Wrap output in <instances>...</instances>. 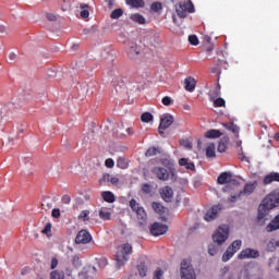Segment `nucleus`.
I'll list each match as a JSON object with an SVG mask.
<instances>
[{
  "instance_id": "obj_1",
  "label": "nucleus",
  "mask_w": 279,
  "mask_h": 279,
  "mask_svg": "<svg viewBox=\"0 0 279 279\" xmlns=\"http://www.w3.org/2000/svg\"><path fill=\"white\" fill-rule=\"evenodd\" d=\"M279 206V189L270 192L258 206V215L257 219L260 221L274 210V208H278Z\"/></svg>"
},
{
  "instance_id": "obj_2",
  "label": "nucleus",
  "mask_w": 279,
  "mask_h": 279,
  "mask_svg": "<svg viewBox=\"0 0 279 279\" xmlns=\"http://www.w3.org/2000/svg\"><path fill=\"white\" fill-rule=\"evenodd\" d=\"M130 254H132V244L125 243L118 247L116 254V260L119 265H124L130 260Z\"/></svg>"
},
{
  "instance_id": "obj_3",
  "label": "nucleus",
  "mask_w": 279,
  "mask_h": 279,
  "mask_svg": "<svg viewBox=\"0 0 279 279\" xmlns=\"http://www.w3.org/2000/svg\"><path fill=\"white\" fill-rule=\"evenodd\" d=\"M228 236H230V227L228 225H222L213 235V241L218 245H222V243H226V241H228Z\"/></svg>"
},
{
  "instance_id": "obj_4",
  "label": "nucleus",
  "mask_w": 279,
  "mask_h": 279,
  "mask_svg": "<svg viewBox=\"0 0 279 279\" xmlns=\"http://www.w3.org/2000/svg\"><path fill=\"white\" fill-rule=\"evenodd\" d=\"M181 278L182 279H197V276L195 275V269H193V265H191V260L183 259L181 262Z\"/></svg>"
},
{
  "instance_id": "obj_5",
  "label": "nucleus",
  "mask_w": 279,
  "mask_h": 279,
  "mask_svg": "<svg viewBox=\"0 0 279 279\" xmlns=\"http://www.w3.org/2000/svg\"><path fill=\"white\" fill-rule=\"evenodd\" d=\"M241 245H243L241 240L233 241L223 253L222 262L228 263V260H230V258H232V256H234V254L241 250Z\"/></svg>"
},
{
  "instance_id": "obj_6",
  "label": "nucleus",
  "mask_w": 279,
  "mask_h": 279,
  "mask_svg": "<svg viewBox=\"0 0 279 279\" xmlns=\"http://www.w3.org/2000/svg\"><path fill=\"white\" fill-rule=\"evenodd\" d=\"M129 206L131 210H133L141 221H147V211H145V208L141 206L136 199L132 198L129 203Z\"/></svg>"
},
{
  "instance_id": "obj_7",
  "label": "nucleus",
  "mask_w": 279,
  "mask_h": 279,
  "mask_svg": "<svg viewBox=\"0 0 279 279\" xmlns=\"http://www.w3.org/2000/svg\"><path fill=\"white\" fill-rule=\"evenodd\" d=\"M193 12H195V5L191 0L180 3L177 8V14L180 19H186L187 14H193Z\"/></svg>"
},
{
  "instance_id": "obj_8",
  "label": "nucleus",
  "mask_w": 279,
  "mask_h": 279,
  "mask_svg": "<svg viewBox=\"0 0 279 279\" xmlns=\"http://www.w3.org/2000/svg\"><path fill=\"white\" fill-rule=\"evenodd\" d=\"M93 241V235L86 229L78 231L75 238L76 245H88Z\"/></svg>"
},
{
  "instance_id": "obj_9",
  "label": "nucleus",
  "mask_w": 279,
  "mask_h": 279,
  "mask_svg": "<svg viewBox=\"0 0 279 279\" xmlns=\"http://www.w3.org/2000/svg\"><path fill=\"white\" fill-rule=\"evenodd\" d=\"M173 116L166 114L160 119V124L158 126L159 134H165V130H168V128H171L173 125Z\"/></svg>"
},
{
  "instance_id": "obj_10",
  "label": "nucleus",
  "mask_w": 279,
  "mask_h": 279,
  "mask_svg": "<svg viewBox=\"0 0 279 279\" xmlns=\"http://www.w3.org/2000/svg\"><path fill=\"white\" fill-rule=\"evenodd\" d=\"M259 256L260 252H258V250L244 248L239 253L238 258L240 260H245L246 258H259Z\"/></svg>"
},
{
  "instance_id": "obj_11",
  "label": "nucleus",
  "mask_w": 279,
  "mask_h": 279,
  "mask_svg": "<svg viewBox=\"0 0 279 279\" xmlns=\"http://www.w3.org/2000/svg\"><path fill=\"white\" fill-rule=\"evenodd\" d=\"M168 230L169 227L167 225L155 222L150 227V234H153V236H161V234H167Z\"/></svg>"
},
{
  "instance_id": "obj_12",
  "label": "nucleus",
  "mask_w": 279,
  "mask_h": 279,
  "mask_svg": "<svg viewBox=\"0 0 279 279\" xmlns=\"http://www.w3.org/2000/svg\"><path fill=\"white\" fill-rule=\"evenodd\" d=\"M221 210V205H214L210 209H208L205 215L204 219L205 221H215L217 219V215H219V211Z\"/></svg>"
},
{
  "instance_id": "obj_13",
  "label": "nucleus",
  "mask_w": 279,
  "mask_h": 279,
  "mask_svg": "<svg viewBox=\"0 0 279 279\" xmlns=\"http://www.w3.org/2000/svg\"><path fill=\"white\" fill-rule=\"evenodd\" d=\"M111 84L117 88H122V86H125V81L123 80V75L119 72H111Z\"/></svg>"
},
{
  "instance_id": "obj_14",
  "label": "nucleus",
  "mask_w": 279,
  "mask_h": 279,
  "mask_svg": "<svg viewBox=\"0 0 279 279\" xmlns=\"http://www.w3.org/2000/svg\"><path fill=\"white\" fill-rule=\"evenodd\" d=\"M153 173L157 175L158 180H169V172L162 167H155Z\"/></svg>"
},
{
  "instance_id": "obj_15",
  "label": "nucleus",
  "mask_w": 279,
  "mask_h": 279,
  "mask_svg": "<svg viewBox=\"0 0 279 279\" xmlns=\"http://www.w3.org/2000/svg\"><path fill=\"white\" fill-rule=\"evenodd\" d=\"M160 195L165 202H171L173 199V189L167 185L160 190Z\"/></svg>"
},
{
  "instance_id": "obj_16",
  "label": "nucleus",
  "mask_w": 279,
  "mask_h": 279,
  "mask_svg": "<svg viewBox=\"0 0 279 279\" xmlns=\"http://www.w3.org/2000/svg\"><path fill=\"white\" fill-rule=\"evenodd\" d=\"M256 186H258V182L254 181L253 183H246L244 185L243 191H241L240 193L242 195H252V193H254V191H256Z\"/></svg>"
},
{
  "instance_id": "obj_17",
  "label": "nucleus",
  "mask_w": 279,
  "mask_h": 279,
  "mask_svg": "<svg viewBox=\"0 0 279 279\" xmlns=\"http://www.w3.org/2000/svg\"><path fill=\"white\" fill-rule=\"evenodd\" d=\"M232 180L231 172H222L217 178V184H228Z\"/></svg>"
},
{
  "instance_id": "obj_18",
  "label": "nucleus",
  "mask_w": 279,
  "mask_h": 279,
  "mask_svg": "<svg viewBox=\"0 0 279 279\" xmlns=\"http://www.w3.org/2000/svg\"><path fill=\"white\" fill-rule=\"evenodd\" d=\"M197 85V81H195L192 76L184 80V88L187 93H193L195 90V86Z\"/></svg>"
},
{
  "instance_id": "obj_19",
  "label": "nucleus",
  "mask_w": 279,
  "mask_h": 279,
  "mask_svg": "<svg viewBox=\"0 0 279 279\" xmlns=\"http://www.w3.org/2000/svg\"><path fill=\"white\" fill-rule=\"evenodd\" d=\"M263 182H264L265 185L271 184V182H279V173L278 172H271V173L267 174L264 178Z\"/></svg>"
},
{
  "instance_id": "obj_20",
  "label": "nucleus",
  "mask_w": 279,
  "mask_h": 279,
  "mask_svg": "<svg viewBox=\"0 0 279 279\" xmlns=\"http://www.w3.org/2000/svg\"><path fill=\"white\" fill-rule=\"evenodd\" d=\"M126 53L129 58H136V56L141 53V47H138L137 45H132L128 48Z\"/></svg>"
},
{
  "instance_id": "obj_21",
  "label": "nucleus",
  "mask_w": 279,
  "mask_h": 279,
  "mask_svg": "<svg viewBox=\"0 0 279 279\" xmlns=\"http://www.w3.org/2000/svg\"><path fill=\"white\" fill-rule=\"evenodd\" d=\"M179 165H180V167H185V169H187L190 171H195V163L189 161V159H186V158H181L179 160Z\"/></svg>"
},
{
  "instance_id": "obj_22",
  "label": "nucleus",
  "mask_w": 279,
  "mask_h": 279,
  "mask_svg": "<svg viewBox=\"0 0 279 279\" xmlns=\"http://www.w3.org/2000/svg\"><path fill=\"white\" fill-rule=\"evenodd\" d=\"M130 19L133 21V23H137L138 25H145L146 23L145 16L141 15L140 13L131 14Z\"/></svg>"
},
{
  "instance_id": "obj_23",
  "label": "nucleus",
  "mask_w": 279,
  "mask_h": 279,
  "mask_svg": "<svg viewBox=\"0 0 279 279\" xmlns=\"http://www.w3.org/2000/svg\"><path fill=\"white\" fill-rule=\"evenodd\" d=\"M220 136H223V133L215 129H211L205 133L206 138H220Z\"/></svg>"
},
{
  "instance_id": "obj_24",
  "label": "nucleus",
  "mask_w": 279,
  "mask_h": 279,
  "mask_svg": "<svg viewBox=\"0 0 279 279\" xmlns=\"http://www.w3.org/2000/svg\"><path fill=\"white\" fill-rule=\"evenodd\" d=\"M205 151H206V157L207 158H216V156H217L216 147H215V144H213V143L207 145Z\"/></svg>"
},
{
  "instance_id": "obj_25",
  "label": "nucleus",
  "mask_w": 279,
  "mask_h": 279,
  "mask_svg": "<svg viewBox=\"0 0 279 279\" xmlns=\"http://www.w3.org/2000/svg\"><path fill=\"white\" fill-rule=\"evenodd\" d=\"M101 197L104 202H107V204H113L114 202V194L110 191H106L101 193Z\"/></svg>"
},
{
  "instance_id": "obj_26",
  "label": "nucleus",
  "mask_w": 279,
  "mask_h": 279,
  "mask_svg": "<svg viewBox=\"0 0 279 279\" xmlns=\"http://www.w3.org/2000/svg\"><path fill=\"white\" fill-rule=\"evenodd\" d=\"M209 97L211 100L217 99V97H221V85H216L214 89H210Z\"/></svg>"
},
{
  "instance_id": "obj_27",
  "label": "nucleus",
  "mask_w": 279,
  "mask_h": 279,
  "mask_svg": "<svg viewBox=\"0 0 279 279\" xmlns=\"http://www.w3.org/2000/svg\"><path fill=\"white\" fill-rule=\"evenodd\" d=\"M151 208L153 210H155V213H157L158 215H162V213H165V206H162V204L158 203V202H153L151 203Z\"/></svg>"
},
{
  "instance_id": "obj_28",
  "label": "nucleus",
  "mask_w": 279,
  "mask_h": 279,
  "mask_svg": "<svg viewBox=\"0 0 279 279\" xmlns=\"http://www.w3.org/2000/svg\"><path fill=\"white\" fill-rule=\"evenodd\" d=\"M128 5L131 8H143L145 5V0H128Z\"/></svg>"
},
{
  "instance_id": "obj_29",
  "label": "nucleus",
  "mask_w": 279,
  "mask_h": 279,
  "mask_svg": "<svg viewBox=\"0 0 279 279\" xmlns=\"http://www.w3.org/2000/svg\"><path fill=\"white\" fill-rule=\"evenodd\" d=\"M117 167L119 169H128V167H130V162H128V159L119 157L117 160Z\"/></svg>"
},
{
  "instance_id": "obj_30",
  "label": "nucleus",
  "mask_w": 279,
  "mask_h": 279,
  "mask_svg": "<svg viewBox=\"0 0 279 279\" xmlns=\"http://www.w3.org/2000/svg\"><path fill=\"white\" fill-rule=\"evenodd\" d=\"M223 128H226V130H229V132H232L233 134H239V126L233 122L223 124Z\"/></svg>"
},
{
  "instance_id": "obj_31",
  "label": "nucleus",
  "mask_w": 279,
  "mask_h": 279,
  "mask_svg": "<svg viewBox=\"0 0 279 279\" xmlns=\"http://www.w3.org/2000/svg\"><path fill=\"white\" fill-rule=\"evenodd\" d=\"M81 17L82 19H88L90 16V12L88 11V4H81Z\"/></svg>"
},
{
  "instance_id": "obj_32",
  "label": "nucleus",
  "mask_w": 279,
  "mask_h": 279,
  "mask_svg": "<svg viewBox=\"0 0 279 279\" xmlns=\"http://www.w3.org/2000/svg\"><path fill=\"white\" fill-rule=\"evenodd\" d=\"M99 217L100 219H104L105 221H109L111 215H110V211L106 208H101L99 210Z\"/></svg>"
},
{
  "instance_id": "obj_33",
  "label": "nucleus",
  "mask_w": 279,
  "mask_h": 279,
  "mask_svg": "<svg viewBox=\"0 0 279 279\" xmlns=\"http://www.w3.org/2000/svg\"><path fill=\"white\" fill-rule=\"evenodd\" d=\"M137 271L141 276V278H145V276H147V266L145 265V263H141L137 266Z\"/></svg>"
},
{
  "instance_id": "obj_34",
  "label": "nucleus",
  "mask_w": 279,
  "mask_h": 279,
  "mask_svg": "<svg viewBox=\"0 0 279 279\" xmlns=\"http://www.w3.org/2000/svg\"><path fill=\"white\" fill-rule=\"evenodd\" d=\"M121 16H123V9H114L110 14V19L113 20L121 19Z\"/></svg>"
},
{
  "instance_id": "obj_35",
  "label": "nucleus",
  "mask_w": 279,
  "mask_h": 279,
  "mask_svg": "<svg viewBox=\"0 0 279 279\" xmlns=\"http://www.w3.org/2000/svg\"><path fill=\"white\" fill-rule=\"evenodd\" d=\"M211 101H214L215 108H225L226 107V100L223 98H221V97L216 98V99H214Z\"/></svg>"
},
{
  "instance_id": "obj_36",
  "label": "nucleus",
  "mask_w": 279,
  "mask_h": 279,
  "mask_svg": "<svg viewBox=\"0 0 279 279\" xmlns=\"http://www.w3.org/2000/svg\"><path fill=\"white\" fill-rule=\"evenodd\" d=\"M141 121H143V123H149V121H154V116L149 112H145L141 116Z\"/></svg>"
},
{
  "instance_id": "obj_37",
  "label": "nucleus",
  "mask_w": 279,
  "mask_h": 279,
  "mask_svg": "<svg viewBox=\"0 0 279 279\" xmlns=\"http://www.w3.org/2000/svg\"><path fill=\"white\" fill-rule=\"evenodd\" d=\"M50 279H64V272L60 270H53L50 274Z\"/></svg>"
},
{
  "instance_id": "obj_38",
  "label": "nucleus",
  "mask_w": 279,
  "mask_h": 279,
  "mask_svg": "<svg viewBox=\"0 0 279 279\" xmlns=\"http://www.w3.org/2000/svg\"><path fill=\"white\" fill-rule=\"evenodd\" d=\"M156 154H160V151L158 150V148H156V147H150V148H148V149L146 150L145 156H146L147 158H151V156H156Z\"/></svg>"
},
{
  "instance_id": "obj_39",
  "label": "nucleus",
  "mask_w": 279,
  "mask_h": 279,
  "mask_svg": "<svg viewBox=\"0 0 279 279\" xmlns=\"http://www.w3.org/2000/svg\"><path fill=\"white\" fill-rule=\"evenodd\" d=\"M219 252V247L215 244H209L208 245V254L209 256H215Z\"/></svg>"
},
{
  "instance_id": "obj_40",
  "label": "nucleus",
  "mask_w": 279,
  "mask_h": 279,
  "mask_svg": "<svg viewBox=\"0 0 279 279\" xmlns=\"http://www.w3.org/2000/svg\"><path fill=\"white\" fill-rule=\"evenodd\" d=\"M97 264L100 269H104L108 266V259L106 257L98 258Z\"/></svg>"
},
{
  "instance_id": "obj_41",
  "label": "nucleus",
  "mask_w": 279,
  "mask_h": 279,
  "mask_svg": "<svg viewBox=\"0 0 279 279\" xmlns=\"http://www.w3.org/2000/svg\"><path fill=\"white\" fill-rule=\"evenodd\" d=\"M189 43H190V45L197 47V45H199V39L195 35H190Z\"/></svg>"
},
{
  "instance_id": "obj_42",
  "label": "nucleus",
  "mask_w": 279,
  "mask_h": 279,
  "mask_svg": "<svg viewBox=\"0 0 279 279\" xmlns=\"http://www.w3.org/2000/svg\"><path fill=\"white\" fill-rule=\"evenodd\" d=\"M150 10H153V12H160V10H162V3L160 2H154L150 5Z\"/></svg>"
},
{
  "instance_id": "obj_43",
  "label": "nucleus",
  "mask_w": 279,
  "mask_h": 279,
  "mask_svg": "<svg viewBox=\"0 0 279 279\" xmlns=\"http://www.w3.org/2000/svg\"><path fill=\"white\" fill-rule=\"evenodd\" d=\"M239 158L242 162H250V158L245 156V153L243 151V147L240 148Z\"/></svg>"
},
{
  "instance_id": "obj_44",
  "label": "nucleus",
  "mask_w": 279,
  "mask_h": 279,
  "mask_svg": "<svg viewBox=\"0 0 279 279\" xmlns=\"http://www.w3.org/2000/svg\"><path fill=\"white\" fill-rule=\"evenodd\" d=\"M88 215H90V211L85 209V210L81 211L78 219L89 221L90 218H88Z\"/></svg>"
},
{
  "instance_id": "obj_45",
  "label": "nucleus",
  "mask_w": 279,
  "mask_h": 279,
  "mask_svg": "<svg viewBox=\"0 0 279 279\" xmlns=\"http://www.w3.org/2000/svg\"><path fill=\"white\" fill-rule=\"evenodd\" d=\"M143 193H146V195H149L151 193V185L149 183H144L142 185Z\"/></svg>"
},
{
  "instance_id": "obj_46",
  "label": "nucleus",
  "mask_w": 279,
  "mask_h": 279,
  "mask_svg": "<svg viewBox=\"0 0 279 279\" xmlns=\"http://www.w3.org/2000/svg\"><path fill=\"white\" fill-rule=\"evenodd\" d=\"M161 104H163V106H171L173 104V99H171L169 96H166L162 98Z\"/></svg>"
},
{
  "instance_id": "obj_47",
  "label": "nucleus",
  "mask_w": 279,
  "mask_h": 279,
  "mask_svg": "<svg viewBox=\"0 0 279 279\" xmlns=\"http://www.w3.org/2000/svg\"><path fill=\"white\" fill-rule=\"evenodd\" d=\"M217 149H218V151H219L220 154H223V153L226 151V149H228V147L226 146V143L219 142Z\"/></svg>"
},
{
  "instance_id": "obj_48",
  "label": "nucleus",
  "mask_w": 279,
  "mask_h": 279,
  "mask_svg": "<svg viewBox=\"0 0 279 279\" xmlns=\"http://www.w3.org/2000/svg\"><path fill=\"white\" fill-rule=\"evenodd\" d=\"M105 165L107 169H112L114 167V160L112 158H108L106 159Z\"/></svg>"
},
{
  "instance_id": "obj_49",
  "label": "nucleus",
  "mask_w": 279,
  "mask_h": 279,
  "mask_svg": "<svg viewBox=\"0 0 279 279\" xmlns=\"http://www.w3.org/2000/svg\"><path fill=\"white\" fill-rule=\"evenodd\" d=\"M161 165H163L165 167H173V160H171V159H162L161 160Z\"/></svg>"
},
{
  "instance_id": "obj_50",
  "label": "nucleus",
  "mask_w": 279,
  "mask_h": 279,
  "mask_svg": "<svg viewBox=\"0 0 279 279\" xmlns=\"http://www.w3.org/2000/svg\"><path fill=\"white\" fill-rule=\"evenodd\" d=\"M62 204H71V196L70 195H63L61 198Z\"/></svg>"
},
{
  "instance_id": "obj_51",
  "label": "nucleus",
  "mask_w": 279,
  "mask_h": 279,
  "mask_svg": "<svg viewBox=\"0 0 279 279\" xmlns=\"http://www.w3.org/2000/svg\"><path fill=\"white\" fill-rule=\"evenodd\" d=\"M51 215L52 217H54V219L60 218V209L58 208L52 209Z\"/></svg>"
},
{
  "instance_id": "obj_52",
  "label": "nucleus",
  "mask_w": 279,
  "mask_h": 279,
  "mask_svg": "<svg viewBox=\"0 0 279 279\" xmlns=\"http://www.w3.org/2000/svg\"><path fill=\"white\" fill-rule=\"evenodd\" d=\"M41 232L43 234H49L51 232V223H47Z\"/></svg>"
},
{
  "instance_id": "obj_53",
  "label": "nucleus",
  "mask_w": 279,
  "mask_h": 279,
  "mask_svg": "<svg viewBox=\"0 0 279 279\" xmlns=\"http://www.w3.org/2000/svg\"><path fill=\"white\" fill-rule=\"evenodd\" d=\"M230 271V267L225 266L221 270H220V276L221 278H223V276H226V274H228Z\"/></svg>"
},
{
  "instance_id": "obj_54",
  "label": "nucleus",
  "mask_w": 279,
  "mask_h": 279,
  "mask_svg": "<svg viewBox=\"0 0 279 279\" xmlns=\"http://www.w3.org/2000/svg\"><path fill=\"white\" fill-rule=\"evenodd\" d=\"M56 267H58V258L53 257V258L51 259V266H50V268H51V269H56Z\"/></svg>"
},
{
  "instance_id": "obj_55",
  "label": "nucleus",
  "mask_w": 279,
  "mask_h": 279,
  "mask_svg": "<svg viewBox=\"0 0 279 279\" xmlns=\"http://www.w3.org/2000/svg\"><path fill=\"white\" fill-rule=\"evenodd\" d=\"M47 19H48V21H57L58 20V17L53 13H47Z\"/></svg>"
},
{
  "instance_id": "obj_56",
  "label": "nucleus",
  "mask_w": 279,
  "mask_h": 279,
  "mask_svg": "<svg viewBox=\"0 0 279 279\" xmlns=\"http://www.w3.org/2000/svg\"><path fill=\"white\" fill-rule=\"evenodd\" d=\"M241 195H243V194H241V192H240L238 195H232V196L229 198V201H230L231 203H234V202H236V199H239V197H241Z\"/></svg>"
},
{
  "instance_id": "obj_57",
  "label": "nucleus",
  "mask_w": 279,
  "mask_h": 279,
  "mask_svg": "<svg viewBox=\"0 0 279 279\" xmlns=\"http://www.w3.org/2000/svg\"><path fill=\"white\" fill-rule=\"evenodd\" d=\"M110 182H111V184H113L114 186H117V184H119V178L113 177V178L110 179Z\"/></svg>"
},
{
  "instance_id": "obj_58",
  "label": "nucleus",
  "mask_w": 279,
  "mask_h": 279,
  "mask_svg": "<svg viewBox=\"0 0 279 279\" xmlns=\"http://www.w3.org/2000/svg\"><path fill=\"white\" fill-rule=\"evenodd\" d=\"M182 145H184V147H186L187 149H192L193 145L190 142L183 141Z\"/></svg>"
},
{
  "instance_id": "obj_59",
  "label": "nucleus",
  "mask_w": 279,
  "mask_h": 279,
  "mask_svg": "<svg viewBox=\"0 0 279 279\" xmlns=\"http://www.w3.org/2000/svg\"><path fill=\"white\" fill-rule=\"evenodd\" d=\"M126 134H128L129 136H133V134H134V129H133V128H128V129H126Z\"/></svg>"
},
{
  "instance_id": "obj_60",
  "label": "nucleus",
  "mask_w": 279,
  "mask_h": 279,
  "mask_svg": "<svg viewBox=\"0 0 279 279\" xmlns=\"http://www.w3.org/2000/svg\"><path fill=\"white\" fill-rule=\"evenodd\" d=\"M271 245V247H276V240H270L268 243V247Z\"/></svg>"
},
{
  "instance_id": "obj_61",
  "label": "nucleus",
  "mask_w": 279,
  "mask_h": 279,
  "mask_svg": "<svg viewBox=\"0 0 279 279\" xmlns=\"http://www.w3.org/2000/svg\"><path fill=\"white\" fill-rule=\"evenodd\" d=\"M9 58H10V60H16V53L11 52V53L9 54Z\"/></svg>"
},
{
  "instance_id": "obj_62",
  "label": "nucleus",
  "mask_w": 279,
  "mask_h": 279,
  "mask_svg": "<svg viewBox=\"0 0 279 279\" xmlns=\"http://www.w3.org/2000/svg\"><path fill=\"white\" fill-rule=\"evenodd\" d=\"M107 3H108V5L111 8V5H113V3H114V0H105Z\"/></svg>"
},
{
  "instance_id": "obj_63",
  "label": "nucleus",
  "mask_w": 279,
  "mask_h": 279,
  "mask_svg": "<svg viewBox=\"0 0 279 279\" xmlns=\"http://www.w3.org/2000/svg\"><path fill=\"white\" fill-rule=\"evenodd\" d=\"M110 179V174H105L104 175V180H109Z\"/></svg>"
},
{
  "instance_id": "obj_64",
  "label": "nucleus",
  "mask_w": 279,
  "mask_h": 279,
  "mask_svg": "<svg viewBox=\"0 0 279 279\" xmlns=\"http://www.w3.org/2000/svg\"><path fill=\"white\" fill-rule=\"evenodd\" d=\"M275 138H276L277 141H279V133H276V134H275Z\"/></svg>"
}]
</instances>
